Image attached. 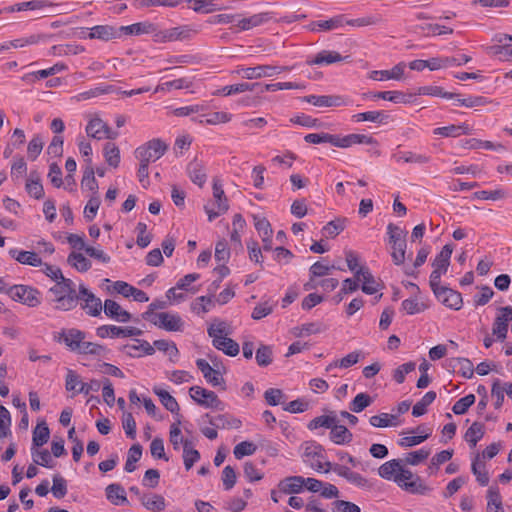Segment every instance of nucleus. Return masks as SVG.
<instances>
[{"label": "nucleus", "mask_w": 512, "mask_h": 512, "mask_svg": "<svg viewBox=\"0 0 512 512\" xmlns=\"http://www.w3.org/2000/svg\"><path fill=\"white\" fill-rule=\"evenodd\" d=\"M43 272L55 281V284L49 289V293L53 296L51 302L54 304V309L66 312L76 308L75 283L71 279L65 278L58 267L45 264Z\"/></svg>", "instance_id": "obj_1"}, {"label": "nucleus", "mask_w": 512, "mask_h": 512, "mask_svg": "<svg viewBox=\"0 0 512 512\" xmlns=\"http://www.w3.org/2000/svg\"><path fill=\"white\" fill-rule=\"evenodd\" d=\"M387 232L389 235V243L392 245V259L394 264L401 265L405 260L406 251V234L407 232L401 229L399 226L389 223L387 226Z\"/></svg>", "instance_id": "obj_2"}, {"label": "nucleus", "mask_w": 512, "mask_h": 512, "mask_svg": "<svg viewBox=\"0 0 512 512\" xmlns=\"http://www.w3.org/2000/svg\"><path fill=\"white\" fill-rule=\"evenodd\" d=\"M167 150L168 144L160 138H154L136 148L134 153L137 159H143L150 163L160 159Z\"/></svg>", "instance_id": "obj_3"}, {"label": "nucleus", "mask_w": 512, "mask_h": 512, "mask_svg": "<svg viewBox=\"0 0 512 512\" xmlns=\"http://www.w3.org/2000/svg\"><path fill=\"white\" fill-rule=\"evenodd\" d=\"M7 294L14 301L21 302L29 307L41 304V293L38 289L27 285H14L7 289Z\"/></svg>", "instance_id": "obj_4"}, {"label": "nucleus", "mask_w": 512, "mask_h": 512, "mask_svg": "<svg viewBox=\"0 0 512 512\" xmlns=\"http://www.w3.org/2000/svg\"><path fill=\"white\" fill-rule=\"evenodd\" d=\"M81 302V308L93 317H98L103 309L101 299L96 297L85 285H79L78 293L76 292V305Z\"/></svg>", "instance_id": "obj_5"}, {"label": "nucleus", "mask_w": 512, "mask_h": 512, "mask_svg": "<svg viewBox=\"0 0 512 512\" xmlns=\"http://www.w3.org/2000/svg\"><path fill=\"white\" fill-rule=\"evenodd\" d=\"M394 481L403 489L411 493L423 494L427 490V487L423 484L419 476H415L410 470L403 468L401 463V470H398L397 475L394 477Z\"/></svg>", "instance_id": "obj_6"}, {"label": "nucleus", "mask_w": 512, "mask_h": 512, "mask_svg": "<svg viewBox=\"0 0 512 512\" xmlns=\"http://www.w3.org/2000/svg\"><path fill=\"white\" fill-rule=\"evenodd\" d=\"M287 67H279L272 65H258L256 67H242L236 70L238 75H241L243 78L252 80V79H260L263 77H271L273 75L279 74L282 71L287 70Z\"/></svg>", "instance_id": "obj_7"}, {"label": "nucleus", "mask_w": 512, "mask_h": 512, "mask_svg": "<svg viewBox=\"0 0 512 512\" xmlns=\"http://www.w3.org/2000/svg\"><path fill=\"white\" fill-rule=\"evenodd\" d=\"M53 338L58 342L63 341L71 351L77 352L85 339V333L79 329L71 328L54 334Z\"/></svg>", "instance_id": "obj_8"}, {"label": "nucleus", "mask_w": 512, "mask_h": 512, "mask_svg": "<svg viewBox=\"0 0 512 512\" xmlns=\"http://www.w3.org/2000/svg\"><path fill=\"white\" fill-rule=\"evenodd\" d=\"M198 31L189 25L177 26L169 29H164L157 34V37L163 41H177L189 39Z\"/></svg>", "instance_id": "obj_9"}, {"label": "nucleus", "mask_w": 512, "mask_h": 512, "mask_svg": "<svg viewBox=\"0 0 512 512\" xmlns=\"http://www.w3.org/2000/svg\"><path fill=\"white\" fill-rule=\"evenodd\" d=\"M100 338L110 337H132L140 336L142 331L136 327H118L115 325H102L96 330Z\"/></svg>", "instance_id": "obj_10"}, {"label": "nucleus", "mask_w": 512, "mask_h": 512, "mask_svg": "<svg viewBox=\"0 0 512 512\" xmlns=\"http://www.w3.org/2000/svg\"><path fill=\"white\" fill-rule=\"evenodd\" d=\"M435 297L446 307L453 310H460L463 299L460 292L444 286L434 293Z\"/></svg>", "instance_id": "obj_11"}, {"label": "nucleus", "mask_w": 512, "mask_h": 512, "mask_svg": "<svg viewBox=\"0 0 512 512\" xmlns=\"http://www.w3.org/2000/svg\"><path fill=\"white\" fill-rule=\"evenodd\" d=\"M354 144L377 145L378 143L375 138L365 134H349L343 137L335 134V147L348 148Z\"/></svg>", "instance_id": "obj_12"}, {"label": "nucleus", "mask_w": 512, "mask_h": 512, "mask_svg": "<svg viewBox=\"0 0 512 512\" xmlns=\"http://www.w3.org/2000/svg\"><path fill=\"white\" fill-rule=\"evenodd\" d=\"M301 99L317 107H339L346 105L343 97L339 95H308Z\"/></svg>", "instance_id": "obj_13"}, {"label": "nucleus", "mask_w": 512, "mask_h": 512, "mask_svg": "<svg viewBox=\"0 0 512 512\" xmlns=\"http://www.w3.org/2000/svg\"><path fill=\"white\" fill-rule=\"evenodd\" d=\"M154 318H159V321H154V325L167 331H182L183 321L179 315L169 314L167 312H160L152 314Z\"/></svg>", "instance_id": "obj_14"}, {"label": "nucleus", "mask_w": 512, "mask_h": 512, "mask_svg": "<svg viewBox=\"0 0 512 512\" xmlns=\"http://www.w3.org/2000/svg\"><path fill=\"white\" fill-rule=\"evenodd\" d=\"M355 279L363 282L361 289L364 293L372 295L378 291L379 285L368 267L360 266L359 269L355 271Z\"/></svg>", "instance_id": "obj_15"}, {"label": "nucleus", "mask_w": 512, "mask_h": 512, "mask_svg": "<svg viewBox=\"0 0 512 512\" xmlns=\"http://www.w3.org/2000/svg\"><path fill=\"white\" fill-rule=\"evenodd\" d=\"M333 471L338 476L345 478L349 483L357 487L364 488L370 486L369 481L365 477H363L361 474L357 472L352 471L350 468L346 466L335 464L333 467Z\"/></svg>", "instance_id": "obj_16"}, {"label": "nucleus", "mask_w": 512, "mask_h": 512, "mask_svg": "<svg viewBox=\"0 0 512 512\" xmlns=\"http://www.w3.org/2000/svg\"><path fill=\"white\" fill-rule=\"evenodd\" d=\"M198 369L202 372L204 378L212 386L217 387L225 384V380L218 370L213 369L205 359L196 361Z\"/></svg>", "instance_id": "obj_17"}, {"label": "nucleus", "mask_w": 512, "mask_h": 512, "mask_svg": "<svg viewBox=\"0 0 512 512\" xmlns=\"http://www.w3.org/2000/svg\"><path fill=\"white\" fill-rule=\"evenodd\" d=\"M103 310L107 317L118 322L125 323L131 319V314L124 310L116 301L111 299L105 300Z\"/></svg>", "instance_id": "obj_18"}, {"label": "nucleus", "mask_w": 512, "mask_h": 512, "mask_svg": "<svg viewBox=\"0 0 512 512\" xmlns=\"http://www.w3.org/2000/svg\"><path fill=\"white\" fill-rule=\"evenodd\" d=\"M205 417L208 418V422L213 427L218 429H238L242 425L239 419L228 414H219L217 416H210L209 414H206Z\"/></svg>", "instance_id": "obj_19"}, {"label": "nucleus", "mask_w": 512, "mask_h": 512, "mask_svg": "<svg viewBox=\"0 0 512 512\" xmlns=\"http://www.w3.org/2000/svg\"><path fill=\"white\" fill-rule=\"evenodd\" d=\"M278 488L284 494H298L304 488V477L288 476L278 483Z\"/></svg>", "instance_id": "obj_20"}, {"label": "nucleus", "mask_w": 512, "mask_h": 512, "mask_svg": "<svg viewBox=\"0 0 512 512\" xmlns=\"http://www.w3.org/2000/svg\"><path fill=\"white\" fill-rule=\"evenodd\" d=\"M9 255L20 264L38 267L42 265V260L36 252L19 251L15 248L9 250Z\"/></svg>", "instance_id": "obj_21"}, {"label": "nucleus", "mask_w": 512, "mask_h": 512, "mask_svg": "<svg viewBox=\"0 0 512 512\" xmlns=\"http://www.w3.org/2000/svg\"><path fill=\"white\" fill-rule=\"evenodd\" d=\"M89 38L109 41L120 38V32L110 25H97L90 29Z\"/></svg>", "instance_id": "obj_22"}, {"label": "nucleus", "mask_w": 512, "mask_h": 512, "mask_svg": "<svg viewBox=\"0 0 512 512\" xmlns=\"http://www.w3.org/2000/svg\"><path fill=\"white\" fill-rule=\"evenodd\" d=\"M406 64L404 62H400L395 65L391 70H375L370 74V78L374 80H384V79H393V80H401L404 75Z\"/></svg>", "instance_id": "obj_23"}, {"label": "nucleus", "mask_w": 512, "mask_h": 512, "mask_svg": "<svg viewBox=\"0 0 512 512\" xmlns=\"http://www.w3.org/2000/svg\"><path fill=\"white\" fill-rule=\"evenodd\" d=\"M330 430L329 438L333 443L344 445L352 441L353 435L344 425L334 422Z\"/></svg>", "instance_id": "obj_24"}, {"label": "nucleus", "mask_w": 512, "mask_h": 512, "mask_svg": "<svg viewBox=\"0 0 512 512\" xmlns=\"http://www.w3.org/2000/svg\"><path fill=\"white\" fill-rule=\"evenodd\" d=\"M87 162L86 168L83 172V177L81 181L82 189H87L93 193V195H98V182L95 178V171L92 167V160L86 159Z\"/></svg>", "instance_id": "obj_25"}, {"label": "nucleus", "mask_w": 512, "mask_h": 512, "mask_svg": "<svg viewBox=\"0 0 512 512\" xmlns=\"http://www.w3.org/2000/svg\"><path fill=\"white\" fill-rule=\"evenodd\" d=\"M258 86H259V83L242 82V83L224 86L221 89L217 90V92H215L214 94L229 96V95H233V94L243 93L246 91H257L258 92Z\"/></svg>", "instance_id": "obj_26"}, {"label": "nucleus", "mask_w": 512, "mask_h": 512, "mask_svg": "<svg viewBox=\"0 0 512 512\" xmlns=\"http://www.w3.org/2000/svg\"><path fill=\"white\" fill-rule=\"evenodd\" d=\"M344 22V16L338 15L329 20L311 22L308 27L311 31H330L343 26Z\"/></svg>", "instance_id": "obj_27"}, {"label": "nucleus", "mask_w": 512, "mask_h": 512, "mask_svg": "<svg viewBox=\"0 0 512 512\" xmlns=\"http://www.w3.org/2000/svg\"><path fill=\"white\" fill-rule=\"evenodd\" d=\"M187 172L194 184L199 187H202L205 184L207 176L201 162H198L197 160L191 161L187 166Z\"/></svg>", "instance_id": "obj_28"}, {"label": "nucleus", "mask_w": 512, "mask_h": 512, "mask_svg": "<svg viewBox=\"0 0 512 512\" xmlns=\"http://www.w3.org/2000/svg\"><path fill=\"white\" fill-rule=\"evenodd\" d=\"M153 392L159 397L162 405L168 411H170L173 414H176L178 418L180 417V415H179V410H180L179 404L176 401V399L172 395H170V393L168 391L155 386L153 388Z\"/></svg>", "instance_id": "obj_29"}, {"label": "nucleus", "mask_w": 512, "mask_h": 512, "mask_svg": "<svg viewBox=\"0 0 512 512\" xmlns=\"http://www.w3.org/2000/svg\"><path fill=\"white\" fill-rule=\"evenodd\" d=\"M27 193L35 199L44 197V188L37 172H31L25 185Z\"/></svg>", "instance_id": "obj_30"}, {"label": "nucleus", "mask_w": 512, "mask_h": 512, "mask_svg": "<svg viewBox=\"0 0 512 512\" xmlns=\"http://www.w3.org/2000/svg\"><path fill=\"white\" fill-rule=\"evenodd\" d=\"M105 491L107 499L114 505H121L128 502L125 490L120 484H109Z\"/></svg>", "instance_id": "obj_31"}, {"label": "nucleus", "mask_w": 512, "mask_h": 512, "mask_svg": "<svg viewBox=\"0 0 512 512\" xmlns=\"http://www.w3.org/2000/svg\"><path fill=\"white\" fill-rule=\"evenodd\" d=\"M142 505L152 512L163 511L166 507L165 499L159 494L143 495L140 497Z\"/></svg>", "instance_id": "obj_32"}, {"label": "nucleus", "mask_w": 512, "mask_h": 512, "mask_svg": "<svg viewBox=\"0 0 512 512\" xmlns=\"http://www.w3.org/2000/svg\"><path fill=\"white\" fill-rule=\"evenodd\" d=\"M453 252V246L452 244H446L443 246L440 253L435 257L432 266L435 269L441 270L444 273L447 272L449 264H450V258Z\"/></svg>", "instance_id": "obj_33"}, {"label": "nucleus", "mask_w": 512, "mask_h": 512, "mask_svg": "<svg viewBox=\"0 0 512 512\" xmlns=\"http://www.w3.org/2000/svg\"><path fill=\"white\" fill-rule=\"evenodd\" d=\"M347 57H342L338 52L336 51H328L323 50L319 52L315 58L311 61H308V64L310 65H321V64H333L336 62H341Z\"/></svg>", "instance_id": "obj_34"}, {"label": "nucleus", "mask_w": 512, "mask_h": 512, "mask_svg": "<svg viewBox=\"0 0 512 512\" xmlns=\"http://www.w3.org/2000/svg\"><path fill=\"white\" fill-rule=\"evenodd\" d=\"M213 346L223 351L228 356H236L239 353V344L229 337H223L222 339L212 340Z\"/></svg>", "instance_id": "obj_35"}, {"label": "nucleus", "mask_w": 512, "mask_h": 512, "mask_svg": "<svg viewBox=\"0 0 512 512\" xmlns=\"http://www.w3.org/2000/svg\"><path fill=\"white\" fill-rule=\"evenodd\" d=\"M472 473L476 476L478 483L481 486H486L489 483V475L486 471L485 463L481 461L480 454H477L472 461Z\"/></svg>", "instance_id": "obj_36"}, {"label": "nucleus", "mask_w": 512, "mask_h": 512, "mask_svg": "<svg viewBox=\"0 0 512 512\" xmlns=\"http://www.w3.org/2000/svg\"><path fill=\"white\" fill-rule=\"evenodd\" d=\"M50 437V430L45 421L36 425L33 430L32 447H41L46 444Z\"/></svg>", "instance_id": "obj_37"}, {"label": "nucleus", "mask_w": 512, "mask_h": 512, "mask_svg": "<svg viewBox=\"0 0 512 512\" xmlns=\"http://www.w3.org/2000/svg\"><path fill=\"white\" fill-rule=\"evenodd\" d=\"M485 434V426L483 423L474 422L465 432L464 438L470 447H475Z\"/></svg>", "instance_id": "obj_38"}, {"label": "nucleus", "mask_w": 512, "mask_h": 512, "mask_svg": "<svg viewBox=\"0 0 512 512\" xmlns=\"http://www.w3.org/2000/svg\"><path fill=\"white\" fill-rule=\"evenodd\" d=\"M401 463L402 459H393L383 463L378 469L379 476L387 480L394 479L398 470H401Z\"/></svg>", "instance_id": "obj_39"}, {"label": "nucleus", "mask_w": 512, "mask_h": 512, "mask_svg": "<svg viewBox=\"0 0 512 512\" xmlns=\"http://www.w3.org/2000/svg\"><path fill=\"white\" fill-rule=\"evenodd\" d=\"M487 512H504L501 495L497 487L491 486L487 491Z\"/></svg>", "instance_id": "obj_40"}, {"label": "nucleus", "mask_w": 512, "mask_h": 512, "mask_svg": "<svg viewBox=\"0 0 512 512\" xmlns=\"http://www.w3.org/2000/svg\"><path fill=\"white\" fill-rule=\"evenodd\" d=\"M334 422H338L337 416L334 411H331L329 415H321L312 419L307 428L309 430H316L320 427L330 429Z\"/></svg>", "instance_id": "obj_41"}, {"label": "nucleus", "mask_w": 512, "mask_h": 512, "mask_svg": "<svg viewBox=\"0 0 512 512\" xmlns=\"http://www.w3.org/2000/svg\"><path fill=\"white\" fill-rule=\"evenodd\" d=\"M270 19L269 13H259L254 14L248 18H243L239 20L238 26L242 30H249L254 27L260 26L263 23L267 22Z\"/></svg>", "instance_id": "obj_42"}, {"label": "nucleus", "mask_w": 512, "mask_h": 512, "mask_svg": "<svg viewBox=\"0 0 512 512\" xmlns=\"http://www.w3.org/2000/svg\"><path fill=\"white\" fill-rule=\"evenodd\" d=\"M105 128H107V124L102 119L95 117L88 122L86 133L89 137L101 140L103 139Z\"/></svg>", "instance_id": "obj_43"}, {"label": "nucleus", "mask_w": 512, "mask_h": 512, "mask_svg": "<svg viewBox=\"0 0 512 512\" xmlns=\"http://www.w3.org/2000/svg\"><path fill=\"white\" fill-rule=\"evenodd\" d=\"M104 157L107 164L113 168H117L120 163V150L116 144L107 142L103 148Z\"/></svg>", "instance_id": "obj_44"}, {"label": "nucleus", "mask_w": 512, "mask_h": 512, "mask_svg": "<svg viewBox=\"0 0 512 512\" xmlns=\"http://www.w3.org/2000/svg\"><path fill=\"white\" fill-rule=\"evenodd\" d=\"M37 448H31L33 462L43 467L53 468L55 464L52 461L50 452L47 449L38 450Z\"/></svg>", "instance_id": "obj_45"}, {"label": "nucleus", "mask_w": 512, "mask_h": 512, "mask_svg": "<svg viewBox=\"0 0 512 512\" xmlns=\"http://www.w3.org/2000/svg\"><path fill=\"white\" fill-rule=\"evenodd\" d=\"M191 441L185 440L183 447V460L186 470H190L193 465L200 459L198 450L191 447Z\"/></svg>", "instance_id": "obj_46"}, {"label": "nucleus", "mask_w": 512, "mask_h": 512, "mask_svg": "<svg viewBox=\"0 0 512 512\" xmlns=\"http://www.w3.org/2000/svg\"><path fill=\"white\" fill-rule=\"evenodd\" d=\"M436 392L428 391L420 401H418L412 409V415L414 417H420L427 412V406H429L436 399Z\"/></svg>", "instance_id": "obj_47"}, {"label": "nucleus", "mask_w": 512, "mask_h": 512, "mask_svg": "<svg viewBox=\"0 0 512 512\" xmlns=\"http://www.w3.org/2000/svg\"><path fill=\"white\" fill-rule=\"evenodd\" d=\"M346 222L347 220L345 218L332 220L323 227L322 232L326 237L334 238L345 229Z\"/></svg>", "instance_id": "obj_48"}, {"label": "nucleus", "mask_w": 512, "mask_h": 512, "mask_svg": "<svg viewBox=\"0 0 512 512\" xmlns=\"http://www.w3.org/2000/svg\"><path fill=\"white\" fill-rule=\"evenodd\" d=\"M397 419V415L389 414V413H381L379 415L371 416L369 419V423L373 427L377 428H385L389 426H396L397 423L395 420Z\"/></svg>", "instance_id": "obj_49"}, {"label": "nucleus", "mask_w": 512, "mask_h": 512, "mask_svg": "<svg viewBox=\"0 0 512 512\" xmlns=\"http://www.w3.org/2000/svg\"><path fill=\"white\" fill-rule=\"evenodd\" d=\"M213 196L216 200L217 208L220 209V212H226L229 208L228 200L225 196L224 190L222 188V184L218 179L213 180Z\"/></svg>", "instance_id": "obj_50"}, {"label": "nucleus", "mask_w": 512, "mask_h": 512, "mask_svg": "<svg viewBox=\"0 0 512 512\" xmlns=\"http://www.w3.org/2000/svg\"><path fill=\"white\" fill-rule=\"evenodd\" d=\"M393 157L397 162L404 161L406 163L426 164L430 161L429 156L413 152H399L394 154Z\"/></svg>", "instance_id": "obj_51"}, {"label": "nucleus", "mask_w": 512, "mask_h": 512, "mask_svg": "<svg viewBox=\"0 0 512 512\" xmlns=\"http://www.w3.org/2000/svg\"><path fill=\"white\" fill-rule=\"evenodd\" d=\"M67 262L79 272H86L91 268V262L81 253H70Z\"/></svg>", "instance_id": "obj_52"}, {"label": "nucleus", "mask_w": 512, "mask_h": 512, "mask_svg": "<svg viewBox=\"0 0 512 512\" xmlns=\"http://www.w3.org/2000/svg\"><path fill=\"white\" fill-rule=\"evenodd\" d=\"M142 456V446L140 444H134L128 451V457L125 463V471L132 473L135 471V463L140 460Z\"/></svg>", "instance_id": "obj_53"}, {"label": "nucleus", "mask_w": 512, "mask_h": 512, "mask_svg": "<svg viewBox=\"0 0 512 512\" xmlns=\"http://www.w3.org/2000/svg\"><path fill=\"white\" fill-rule=\"evenodd\" d=\"M77 352L80 354H85V355L89 354V355H95V356H105L106 353L108 352V350L106 347H104L100 344L93 343V342H85L83 340L80 345V348L78 349Z\"/></svg>", "instance_id": "obj_54"}, {"label": "nucleus", "mask_w": 512, "mask_h": 512, "mask_svg": "<svg viewBox=\"0 0 512 512\" xmlns=\"http://www.w3.org/2000/svg\"><path fill=\"white\" fill-rule=\"evenodd\" d=\"M416 94H418V95L440 96V97L448 98V99H451V98H454V97H459V94L444 92L442 87L434 86V85L421 86V87H419L417 89Z\"/></svg>", "instance_id": "obj_55"}, {"label": "nucleus", "mask_w": 512, "mask_h": 512, "mask_svg": "<svg viewBox=\"0 0 512 512\" xmlns=\"http://www.w3.org/2000/svg\"><path fill=\"white\" fill-rule=\"evenodd\" d=\"M203 400L198 401V405L204 408H212L219 411L224 410V403L218 398L217 394L208 390Z\"/></svg>", "instance_id": "obj_56"}, {"label": "nucleus", "mask_w": 512, "mask_h": 512, "mask_svg": "<svg viewBox=\"0 0 512 512\" xmlns=\"http://www.w3.org/2000/svg\"><path fill=\"white\" fill-rule=\"evenodd\" d=\"M272 348L268 345H260L256 350V362L261 367H267L273 361Z\"/></svg>", "instance_id": "obj_57"}, {"label": "nucleus", "mask_w": 512, "mask_h": 512, "mask_svg": "<svg viewBox=\"0 0 512 512\" xmlns=\"http://www.w3.org/2000/svg\"><path fill=\"white\" fill-rule=\"evenodd\" d=\"M154 348L166 353L171 361H175L179 355V351L175 343L167 340L161 339L154 341Z\"/></svg>", "instance_id": "obj_58"}, {"label": "nucleus", "mask_w": 512, "mask_h": 512, "mask_svg": "<svg viewBox=\"0 0 512 512\" xmlns=\"http://www.w3.org/2000/svg\"><path fill=\"white\" fill-rule=\"evenodd\" d=\"M475 396L474 394H468L462 398H460L458 401L455 402V404L452 407V411L456 415H463L465 414L468 409L475 403Z\"/></svg>", "instance_id": "obj_59"}, {"label": "nucleus", "mask_w": 512, "mask_h": 512, "mask_svg": "<svg viewBox=\"0 0 512 512\" xmlns=\"http://www.w3.org/2000/svg\"><path fill=\"white\" fill-rule=\"evenodd\" d=\"M372 97L375 99H383L387 101H391L394 103H407L409 102L408 99H406L405 94H403L400 91H383V92H376L372 94Z\"/></svg>", "instance_id": "obj_60"}, {"label": "nucleus", "mask_w": 512, "mask_h": 512, "mask_svg": "<svg viewBox=\"0 0 512 512\" xmlns=\"http://www.w3.org/2000/svg\"><path fill=\"white\" fill-rule=\"evenodd\" d=\"M372 398L366 393L357 394L350 403V410L355 413L362 412L365 408L370 406Z\"/></svg>", "instance_id": "obj_61"}, {"label": "nucleus", "mask_w": 512, "mask_h": 512, "mask_svg": "<svg viewBox=\"0 0 512 512\" xmlns=\"http://www.w3.org/2000/svg\"><path fill=\"white\" fill-rule=\"evenodd\" d=\"M43 146L44 142L41 135H34L27 147L28 158L34 161L42 152Z\"/></svg>", "instance_id": "obj_62"}, {"label": "nucleus", "mask_w": 512, "mask_h": 512, "mask_svg": "<svg viewBox=\"0 0 512 512\" xmlns=\"http://www.w3.org/2000/svg\"><path fill=\"white\" fill-rule=\"evenodd\" d=\"M353 118L357 122L370 121L375 123H382L385 119L388 118V116L381 111H368L355 114Z\"/></svg>", "instance_id": "obj_63"}, {"label": "nucleus", "mask_w": 512, "mask_h": 512, "mask_svg": "<svg viewBox=\"0 0 512 512\" xmlns=\"http://www.w3.org/2000/svg\"><path fill=\"white\" fill-rule=\"evenodd\" d=\"M333 512H360V507L352 502L336 500L332 503Z\"/></svg>", "instance_id": "obj_64"}]
</instances>
